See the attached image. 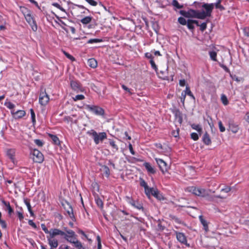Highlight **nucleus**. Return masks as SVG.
I'll use <instances>...</instances> for the list:
<instances>
[{"mask_svg":"<svg viewBox=\"0 0 249 249\" xmlns=\"http://www.w3.org/2000/svg\"><path fill=\"white\" fill-rule=\"evenodd\" d=\"M150 63L152 68L154 69L156 71H158V68L153 59L150 60Z\"/></svg>","mask_w":249,"mask_h":249,"instance_id":"51","label":"nucleus"},{"mask_svg":"<svg viewBox=\"0 0 249 249\" xmlns=\"http://www.w3.org/2000/svg\"><path fill=\"white\" fill-rule=\"evenodd\" d=\"M143 166L149 173L154 174L156 173L155 170L149 163L144 162L143 163Z\"/></svg>","mask_w":249,"mask_h":249,"instance_id":"19","label":"nucleus"},{"mask_svg":"<svg viewBox=\"0 0 249 249\" xmlns=\"http://www.w3.org/2000/svg\"><path fill=\"white\" fill-rule=\"evenodd\" d=\"M203 142L206 145H209L211 143V140L207 132H206L203 137Z\"/></svg>","mask_w":249,"mask_h":249,"instance_id":"21","label":"nucleus"},{"mask_svg":"<svg viewBox=\"0 0 249 249\" xmlns=\"http://www.w3.org/2000/svg\"><path fill=\"white\" fill-rule=\"evenodd\" d=\"M186 96V93H185L184 92V91H183L181 92V97H180V101L182 103L183 105L184 104Z\"/></svg>","mask_w":249,"mask_h":249,"instance_id":"52","label":"nucleus"},{"mask_svg":"<svg viewBox=\"0 0 249 249\" xmlns=\"http://www.w3.org/2000/svg\"><path fill=\"white\" fill-rule=\"evenodd\" d=\"M140 185L144 188L148 187L147 183L142 178H140Z\"/></svg>","mask_w":249,"mask_h":249,"instance_id":"57","label":"nucleus"},{"mask_svg":"<svg viewBox=\"0 0 249 249\" xmlns=\"http://www.w3.org/2000/svg\"><path fill=\"white\" fill-rule=\"evenodd\" d=\"M63 207L69 216L72 219L74 217L73 209L71 205L68 202H66L65 203L63 204Z\"/></svg>","mask_w":249,"mask_h":249,"instance_id":"12","label":"nucleus"},{"mask_svg":"<svg viewBox=\"0 0 249 249\" xmlns=\"http://www.w3.org/2000/svg\"><path fill=\"white\" fill-rule=\"evenodd\" d=\"M48 240V244L50 247V249H54L58 246V241L55 237L49 239Z\"/></svg>","mask_w":249,"mask_h":249,"instance_id":"17","label":"nucleus"},{"mask_svg":"<svg viewBox=\"0 0 249 249\" xmlns=\"http://www.w3.org/2000/svg\"><path fill=\"white\" fill-rule=\"evenodd\" d=\"M35 143L38 146H42L43 145V142L42 141L39 139H36L34 140Z\"/></svg>","mask_w":249,"mask_h":249,"instance_id":"59","label":"nucleus"},{"mask_svg":"<svg viewBox=\"0 0 249 249\" xmlns=\"http://www.w3.org/2000/svg\"><path fill=\"white\" fill-rule=\"evenodd\" d=\"M24 202L27 207L28 210H30V209H32L30 201L28 200H27V199H25L24 200Z\"/></svg>","mask_w":249,"mask_h":249,"instance_id":"61","label":"nucleus"},{"mask_svg":"<svg viewBox=\"0 0 249 249\" xmlns=\"http://www.w3.org/2000/svg\"><path fill=\"white\" fill-rule=\"evenodd\" d=\"M74 246L76 249H85V248L83 246L82 243L78 239L75 242H72Z\"/></svg>","mask_w":249,"mask_h":249,"instance_id":"26","label":"nucleus"},{"mask_svg":"<svg viewBox=\"0 0 249 249\" xmlns=\"http://www.w3.org/2000/svg\"><path fill=\"white\" fill-rule=\"evenodd\" d=\"M49 136L50 138L52 139L54 144L56 145H59L60 144V141L56 135L50 134Z\"/></svg>","mask_w":249,"mask_h":249,"instance_id":"25","label":"nucleus"},{"mask_svg":"<svg viewBox=\"0 0 249 249\" xmlns=\"http://www.w3.org/2000/svg\"><path fill=\"white\" fill-rule=\"evenodd\" d=\"M103 40L101 39H98V38H94V39H89L87 43L89 44H92V43H97L102 42Z\"/></svg>","mask_w":249,"mask_h":249,"instance_id":"40","label":"nucleus"},{"mask_svg":"<svg viewBox=\"0 0 249 249\" xmlns=\"http://www.w3.org/2000/svg\"><path fill=\"white\" fill-rule=\"evenodd\" d=\"M191 126L193 129L196 130L199 133V135H201L202 131V129L200 125L193 124L191 125Z\"/></svg>","mask_w":249,"mask_h":249,"instance_id":"29","label":"nucleus"},{"mask_svg":"<svg viewBox=\"0 0 249 249\" xmlns=\"http://www.w3.org/2000/svg\"><path fill=\"white\" fill-rule=\"evenodd\" d=\"M177 119L178 120V122L179 124H181L182 122V117L179 112H177L175 115Z\"/></svg>","mask_w":249,"mask_h":249,"instance_id":"49","label":"nucleus"},{"mask_svg":"<svg viewBox=\"0 0 249 249\" xmlns=\"http://www.w3.org/2000/svg\"><path fill=\"white\" fill-rule=\"evenodd\" d=\"M71 87L72 90L76 93L83 92L84 91L83 88L81 86L80 84L76 81L72 80L71 81Z\"/></svg>","mask_w":249,"mask_h":249,"instance_id":"10","label":"nucleus"},{"mask_svg":"<svg viewBox=\"0 0 249 249\" xmlns=\"http://www.w3.org/2000/svg\"><path fill=\"white\" fill-rule=\"evenodd\" d=\"M154 189V188H149L148 187L144 188L145 194L148 197H150L151 194L152 195Z\"/></svg>","mask_w":249,"mask_h":249,"instance_id":"37","label":"nucleus"},{"mask_svg":"<svg viewBox=\"0 0 249 249\" xmlns=\"http://www.w3.org/2000/svg\"><path fill=\"white\" fill-rule=\"evenodd\" d=\"M230 130L234 133H236L239 130L238 125L234 124H230L229 125Z\"/></svg>","mask_w":249,"mask_h":249,"instance_id":"23","label":"nucleus"},{"mask_svg":"<svg viewBox=\"0 0 249 249\" xmlns=\"http://www.w3.org/2000/svg\"><path fill=\"white\" fill-rule=\"evenodd\" d=\"M87 133L92 137L96 144H98L100 142H102L107 137L106 132H103L98 133L93 129L88 131Z\"/></svg>","mask_w":249,"mask_h":249,"instance_id":"1","label":"nucleus"},{"mask_svg":"<svg viewBox=\"0 0 249 249\" xmlns=\"http://www.w3.org/2000/svg\"><path fill=\"white\" fill-rule=\"evenodd\" d=\"M197 10L189 9L188 10V18H196Z\"/></svg>","mask_w":249,"mask_h":249,"instance_id":"31","label":"nucleus"},{"mask_svg":"<svg viewBox=\"0 0 249 249\" xmlns=\"http://www.w3.org/2000/svg\"><path fill=\"white\" fill-rule=\"evenodd\" d=\"M72 99L74 101H78V100H82L85 99V96L83 95L79 94L77 95L75 97H72Z\"/></svg>","mask_w":249,"mask_h":249,"instance_id":"45","label":"nucleus"},{"mask_svg":"<svg viewBox=\"0 0 249 249\" xmlns=\"http://www.w3.org/2000/svg\"><path fill=\"white\" fill-rule=\"evenodd\" d=\"M243 33L245 36H249V28L246 27L243 29Z\"/></svg>","mask_w":249,"mask_h":249,"instance_id":"64","label":"nucleus"},{"mask_svg":"<svg viewBox=\"0 0 249 249\" xmlns=\"http://www.w3.org/2000/svg\"><path fill=\"white\" fill-rule=\"evenodd\" d=\"M155 160L158 164L159 167L163 174H164L168 170V166L165 161L159 158H155Z\"/></svg>","mask_w":249,"mask_h":249,"instance_id":"9","label":"nucleus"},{"mask_svg":"<svg viewBox=\"0 0 249 249\" xmlns=\"http://www.w3.org/2000/svg\"><path fill=\"white\" fill-rule=\"evenodd\" d=\"M202 7L206 10L205 12L208 16L210 17L214 7V3H204L202 5Z\"/></svg>","mask_w":249,"mask_h":249,"instance_id":"14","label":"nucleus"},{"mask_svg":"<svg viewBox=\"0 0 249 249\" xmlns=\"http://www.w3.org/2000/svg\"><path fill=\"white\" fill-rule=\"evenodd\" d=\"M19 209L21 210V211H17L16 213L18 215L19 220L20 221H22L23 220V219H24V216H23V213H22V208L20 207Z\"/></svg>","mask_w":249,"mask_h":249,"instance_id":"38","label":"nucleus"},{"mask_svg":"<svg viewBox=\"0 0 249 249\" xmlns=\"http://www.w3.org/2000/svg\"><path fill=\"white\" fill-rule=\"evenodd\" d=\"M179 13L185 18H188V11L180 10Z\"/></svg>","mask_w":249,"mask_h":249,"instance_id":"62","label":"nucleus"},{"mask_svg":"<svg viewBox=\"0 0 249 249\" xmlns=\"http://www.w3.org/2000/svg\"><path fill=\"white\" fill-rule=\"evenodd\" d=\"M199 26H200V30L202 32H203L204 30H206L207 28V23L206 22H203L200 25H199Z\"/></svg>","mask_w":249,"mask_h":249,"instance_id":"56","label":"nucleus"},{"mask_svg":"<svg viewBox=\"0 0 249 249\" xmlns=\"http://www.w3.org/2000/svg\"><path fill=\"white\" fill-rule=\"evenodd\" d=\"M55 17H56V18L57 19H58L59 20L60 22L61 23V24H60V26H61L62 29L63 30H64L66 33H68L69 32L68 29L65 27V26H67L66 24L64 21H63L62 20L60 19L59 17H58L56 15H55Z\"/></svg>","mask_w":249,"mask_h":249,"instance_id":"33","label":"nucleus"},{"mask_svg":"<svg viewBox=\"0 0 249 249\" xmlns=\"http://www.w3.org/2000/svg\"><path fill=\"white\" fill-rule=\"evenodd\" d=\"M102 169L106 177H109L110 175V170L109 168L106 165H104L102 166Z\"/></svg>","mask_w":249,"mask_h":249,"instance_id":"36","label":"nucleus"},{"mask_svg":"<svg viewBox=\"0 0 249 249\" xmlns=\"http://www.w3.org/2000/svg\"><path fill=\"white\" fill-rule=\"evenodd\" d=\"M15 149H8L6 151V155L9 159L14 163L15 160Z\"/></svg>","mask_w":249,"mask_h":249,"instance_id":"18","label":"nucleus"},{"mask_svg":"<svg viewBox=\"0 0 249 249\" xmlns=\"http://www.w3.org/2000/svg\"><path fill=\"white\" fill-rule=\"evenodd\" d=\"M109 144L111 146V147L115 149L116 150H118V147L117 144H116L115 142L113 140H109Z\"/></svg>","mask_w":249,"mask_h":249,"instance_id":"48","label":"nucleus"},{"mask_svg":"<svg viewBox=\"0 0 249 249\" xmlns=\"http://www.w3.org/2000/svg\"><path fill=\"white\" fill-rule=\"evenodd\" d=\"M222 0H217L215 3H214V6H215V8L217 9H219L220 11H223L225 10V8L222 5H221V3Z\"/></svg>","mask_w":249,"mask_h":249,"instance_id":"32","label":"nucleus"},{"mask_svg":"<svg viewBox=\"0 0 249 249\" xmlns=\"http://www.w3.org/2000/svg\"><path fill=\"white\" fill-rule=\"evenodd\" d=\"M218 126H219V130L221 132H223L225 131V128L223 126L221 121L218 122Z\"/></svg>","mask_w":249,"mask_h":249,"instance_id":"58","label":"nucleus"},{"mask_svg":"<svg viewBox=\"0 0 249 249\" xmlns=\"http://www.w3.org/2000/svg\"><path fill=\"white\" fill-rule=\"evenodd\" d=\"M88 64L92 68H95L97 66V62L93 58H90L88 61Z\"/></svg>","mask_w":249,"mask_h":249,"instance_id":"20","label":"nucleus"},{"mask_svg":"<svg viewBox=\"0 0 249 249\" xmlns=\"http://www.w3.org/2000/svg\"><path fill=\"white\" fill-rule=\"evenodd\" d=\"M1 202L5 206L6 209L5 210L8 211L9 216H11L14 213V210L11 207L9 202L6 201L3 199L1 200Z\"/></svg>","mask_w":249,"mask_h":249,"instance_id":"16","label":"nucleus"},{"mask_svg":"<svg viewBox=\"0 0 249 249\" xmlns=\"http://www.w3.org/2000/svg\"><path fill=\"white\" fill-rule=\"evenodd\" d=\"M32 154L33 155V159L34 162L37 163H42L44 160V156L41 152L37 149H34Z\"/></svg>","mask_w":249,"mask_h":249,"instance_id":"6","label":"nucleus"},{"mask_svg":"<svg viewBox=\"0 0 249 249\" xmlns=\"http://www.w3.org/2000/svg\"><path fill=\"white\" fill-rule=\"evenodd\" d=\"M95 201L97 205L101 209L103 208L104 203L102 200L98 196H96L95 197Z\"/></svg>","mask_w":249,"mask_h":249,"instance_id":"30","label":"nucleus"},{"mask_svg":"<svg viewBox=\"0 0 249 249\" xmlns=\"http://www.w3.org/2000/svg\"><path fill=\"white\" fill-rule=\"evenodd\" d=\"M126 199L128 203L134 208L137 209L138 210H142V211H144V208L143 207L142 204L140 202L138 201H135L134 199H133L131 197L128 196L126 197Z\"/></svg>","mask_w":249,"mask_h":249,"instance_id":"7","label":"nucleus"},{"mask_svg":"<svg viewBox=\"0 0 249 249\" xmlns=\"http://www.w3.org/2000/svg\"><path fill=\"white\" fill-rule=\"evenodd\" d=\"M199 219H200L201 224L204 227V229L206 231L207 229H208V225H207V221L205 220H204V219H203L202 216H199Z\"/></svg>","mask_w":249,"mask_h":249,"instance_id":"43","label":"nucleus"},{"mask_svg":"<svg viewBox=\"0 0 249 249\" xmlns=\"http://www.w3.org/2000/svg\"><path fill=\"white\" fill-rule=\"evenodd\" d=\"M41 227L44 232L46 234H48L47 236V240L53 238V237L57 236L58 234H60L61 233L60 230L56 228L51 229V230H48L44 224H41Z\"/></svg>","mask_w":249,"mask_h":249,"instance_id":"4","label":"nucleus"},{"mask_svg":"<svg viewBox=\"0 0 249 249\" xmlns=\"http://www.w3.org/2000/svg\"><path fill=\"white\" fill-rule=\"evenodd\" d=\"M6 21L2 16L0 15V31L4 30L6 29Z\"/></svg>","mask_w":249,"mask_h":249,"instance_id":"22","label":"nucleus"},{"mask_svg":"<svg viewBox=\"0 0 249 249\" xmlns=\"http://www.w3.org/2000/svg\"><path fill=\"white\" fill-rule=\"evenodd\" d=\"M189 191L196 196L205 197L209 195L210 190H207L202 188L192 186L189 188Z\"/></svg>","mask_w":249,"mask_h":249,"instance_id":"3","label":"nucleus"},{"mask_svg":"<svg viewBox=\"0 0 249 249\" xmlns=\"http://www.w3.org/2000/svg\"><path fill=\"white\" fill-rule=\"evenodd\" d=\"M221 100L222 103L225 105H227L229 104V101L227 96L225 94H222L221 96Z\"/></svg>","mask_w":249,"mask_h":249,"instance_id":"41","label":"nucleus"},{"mask_svg":"<svg viewBox=\"0 0 249 249\" xmlns=\"http://www.w3.org/2000/svg\"><path fill=\"white\" fill-rule=\"evenodd\" d=\"M92 19V18L91 17L87 16L81 19L80 21L83 24L86 25L89 23L91 21Z\"/></svg>","mask_w":249,"mask_h":249,"instance_id":"27","label":"nucleus"},{"mask_svg":"<svg viewBox=\"0 0 249 249\" xmlns=\"http://www.w3.org/2000/svg\"><path fill=\"white\" fill-rule=\"evenodd\" d=\"M152 195L159 200L163 199L162 196L160 193L159 191L157 189H154L152 192Z\"/></svg>","mask_w":249,"mask_h":249,"instance_id":"24","label":"nucleus"},{"mask_svg":"<svg viewBox=\"0 0 249 249\" xmlns=\"http://www.w3.org/2000/svg\"><path fill=\"white\" fill-rule=\"evenodd\" d=\"M122 88L123 89L127 92L130 95L132 94V89L128 88L126 86L124 85H122Z\"/></svg>","mask_w":249,"mask_h":249,"instance_id":"54","label":"nucleus"},{"mask_svg":"<svg viewBox=\"0 0 249 249\" xmlns=\"http://www.w3.org/2000/svg\"><path fill=\"white\" fill-rule=\"evenodd\" d=\"M52 5L60 9L61 11L66 12L65 10L62 7H61L58 3L53 2L52 3Z\"/></svg>","mask_w":249,"mask_h":249,"instance_id":"50","label":"nucleus"},{"mask_svg":"<svg viewBox=\"0 0 249 249\" xmlns=\"http://www.w3.org/2000/svg\"><path fill=\"white\" fill-rule=\"evenodd\" d=\"M61 233L58 234V235L63 236L64 239L67 240L68 242L73 244V241L75 242L77 240V235L75 232L71 230H67L65 228V232L60 230Z\"/></svg>","mask_w":249,"mask_h":249,"instance_id":"2","label":"nucleus"},{"mask_svg":"<svg viewBox=\"0 0 249 249\" xmlns=\"http://www.w3.org/2000/svg\"><path fill=\"white\" fill-rule=\"evenodd\" d=\"M86 108L96 115L102 116L105 114L104 109L98 106L87 105Z\"/></svg>","mask_w":249,"mask_h":249,"instance_id":"5","label":"nucleus"},{"mask_svg":"<svg viewBox=\"0 0 249 249\" xmlns=\"http://www.w3.org/2000/svg\"><path fill=\"white\" fill-rule=\"evenodd\" d=\"M49 97L46 92H42L40 94L39 102L42 106H46L49 101Z\"/></svg>","mask_w":249,"mask_h":249,"instance_id":"11","label":"nucleus"},{"mask_svg":"<svg viewBox=\"0 0 249 249\" xmlns=\"http://www.w3.org/2000/svg\"><path fill=\"white\" fill-rule=\"evenodd\" d=\"M178 21L180 24L183 25H186L187 23V21H186V19L182 17H179L178 18Z\"/></svg>","mask_w":249,"mask_h":249,"instance_id":"47","label":"nucleus"},{"mask_svg":"<svg viewBox=\"0 0 249 249\" xmlns=\"http://www.w3.org/2000/svg\"><path fill=\"white\" fill-rule=\"evenodd\" d=\"M183 91H184V92L185 93H186V95L190 96L193 99H194V100L195 99V96L193 94L192 92H191V91L189 87L188 86H187L186 87L185 90H183Z\"/></svg>","mask_w":249,"mask_h":249,"instance_id":"34","label":"nucleus"},{"mask_svg":"<svg viewBox=\"0 0 249 249\" xmlns=\"http://www.w3.org/2000/svg\"><path fill=\"white\" fill-rule=\"evenodd\" d=\"M11 113L16 119H20L26 115L25 111L23 110H18L16 111L15 110H11Z\"/></svg>","mask_w":249,"mask_h":249,"instance_id":"13","label":"nucleus"},{"mask_svg":"<svg viewBox=\"0 0 249 249\" xmlns=\"http://www.w3.org/2000/svg\"><path fill=\"white\" fill-rule=\"evenodd\" d=\"M209 54L210 55L211 59L212 60H213L214 61H217V59H216L217 53H216V52H215V51H210L209 52Z\"/></svg>","mask_w":249,"mask_h":249,"instance_id":"35","label":"nucleus"},{"mask_svg":"<svg viewBox=\"0 0 249 249\" xmlns=\"http://www.w3.org/2000/svg\"><path fill=\"white\" fill-rule=\"evenodd\" d=\"M90 5L95 6L97 5V2L94 0H85Z\"/></svg>","mask_w":249,"mask_h":249,"instance_id":"60","label":"nucleus"},{"mask_svg":"<svg viewBox=\"0 0 249 249\" xmlns=\"http://www.w3.org/2000/svg\"><path fill=\"white\" fill-rule=\"evenodd\" d=\"M172 4L178 9H181L183 7V5H180L177 0H173Z\"/></svg>","mask_w":249,"mask_h":249,"instance_id":"39","label":"nucleus"},{"mask_svg":"<svg viewBox=\"0 0 249 249\" xmlns=\"http://www.w3.org/2000/svg\"><path fill=\"white\" fill-rule=\"evenodd\" d=\"M28 224L35 229H36L37 228L36 224L33 222L32 220H29L28 221Z\"/></svg>","mask_w":249,"mask_h":249,"instance_id":"63","label":"nucleus"},{"mask_svg":"<svg viewBox=\"0 0 249 249\" xmlns=\"http://www.w3.org/2000/svg\"><path fill=\"white\" fill-rule=\"evenodd\" d=\"M176 237L177 240L180 243L187 245V241L186 237L184 233L182 232H176Z\"/></svg>","mask_w":249,"mask_h":249,"instance_id":"15","label":"nucleus"},{"mask_svg":"<svg viewBox=\"0 0 249 249\" xmlns=\"http://www.w3.org/2000/svg\"><path fill=\"white\" fill-rule=\"evenodd\" d=\"M32 123L34 124L36 123V115L33 109H30Z\"/></svg>","mask_w":249,"mask_h":249,"instance_id":"44","label":"nucleus"},{"mask_svg":"<svg viewBox=\"0 0 249 249\" xmlns=\"http://www.w3.org/2000/svg\"><path fill=\"white\" fill-rule=\"evenodd\" d=\"M191 137L194 141H197L199 139L198 135L195 132L191 133Z\"/></svg>","mask_w":249,"mask_h":249,"instance_id":"55","label":"nucleus"},{"mask_svg":"<svg viewBox=\"0 0 249 249\" xmlns=\"http://www.w3.org/2000/svg\"><path fill=\"white\" fill-rule=\"evenodd\" d=\"M187 25L188 28L190 30H193L194 29V24L192 21V19H189L187 21Z\"/></svg>","mask_w":249,"mask_h":249,"instance_id":"46","label":"nucleus"},{"mask_svg":"<svg viewBox=\"0 0 249 249\" xmlns=\"http://www.w3.org/2000/svg\"><path fill=\"white\" fill-rule=\"evenodd\" d=\"M24 16H25L26 20L31 26L32 29L34 31H36L37 29V25H36L34 19L32 17L31 14L28 13L27 14L25 15Z\"/></svg>","mask_w":249,"mask_h":249,"instance_id":"8","label":"nucleus"},{"mask_svg":"<svg viewBox=\"0 0 249 249\" xmlns=\"http://www.w3.org/2000/svg\"><path fill=\"white\" fill-rule=\"evenodd\" d=\"M207 17H208V16L205 13V11H203L200 12L199 11H197V16H196L197 18L204 19Z\"/></svg>","mask_w":249,"mask_h":249,"instance_id":"28","label":"nucleus"},{"mask_svg":"<svg viewBox=\"0 0 249 249\" xmlns=\"http://www.w3.org/2000/svg\"><path fill=\"white\" fill-rule=\"evenodd\" d=\"M4 105L7 108L11 110H15L14 108L15 107V105L12 103L10 102H5Z\"/></svg>","mask_w":249,"mask_h":249,"instance_id":"42","label":"nucleus"},{"mask_svg":"<svg viewBox=\"0 0 249 249\" xmlns=\"http://www.w3.org/2000/svg\"><path fill=\"white\" fill-rule=\"evenodd\" d=\"M97 249H102L101 240L100 237L98 235L97 236Z\"/></svg>","mask_w":249,"mask_h":249,"instance_id":"53","label":"nucleus"}]
</instances>
